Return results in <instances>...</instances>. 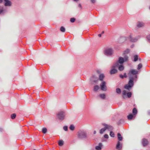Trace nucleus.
I'll return each mask as SVG.
<instances>
[{
    "instance_id": "1",
    "label": "nucleus",
    "mask_w": 150,
    "mask_h": 150,
    "mask_svg": "<svg viewBox=\"0 0 150 150\" xmlns=\"http://www.w3.org/2000/svg\"><path fill=\"white\" fill-rule=\"evenodd\" d=\"M128 75H129V80L128 84L126 85L125 86V88L129 91L131 89L132 87L133 86V81L134 78H137V76L136 75H134L132 74Z\"/></svg>"
},
{
    "instance_id": "2",
    "label": "nucleus",
    "mask_w": 150,
    "mask_h": 150,
    "mask_svg": "<svg viewBox=\"0 0 150 150\" xmlns=\"http://www.w3.org/2000/svg\"><path fill=\"white\" fill-rule=\"evenodd\" d=\"M77 136L80 139L85 138L87 137V134L86 131H80L78 132Z\"/></svg>"
},
{
    "instance_id": "3",
    "label": "nucleus",
    "mask_w": 150,
    "mask_h": 150,
    "mask_svg": "<svg viewBox=\"0 0 150 150\" xmlns=\"http://www.w3.org/2000/svg\"><path fill=\"white\" fill-rule=\"evenodd\" d=\"M128 59V57L127 55H125L124 57H119L118 61L116 62H118L119 64H122L125 62L127 61Z\"/></svg>"
},
{
    "instance_id": "4",
    "label": "nucleus",
    "mask_w": 150,
    "mask_h": 150,
    "mask_svg": "<svg viewBox=\"0 0 150 150\" xmlns=\"http://www.w3.org/2000/svg\"><path fill=\"white\" fill-rule=\"evenodd\" d=\"M65 114L63 111H60L57 114V117L60 120H62L64 118Z\"/></svg>"
},
{
    "instance_id": "5",
    "label": "nucleus",
    "mask_w": 150,
    "mask_h": 150,
    "mask_svg": "<svg viewBox=\"0 0 150 150\" xmlns=\"http://www.w3.org/2000/svg\"><path fill=\"white\" fill-rule=\"evenodd\" d=\"M104 54L107 56H110L113 53V50L112 49L108 48L106 49L104 52Z\"/></svg>"
},
{
    "instance_id": "6",
    "label": "nucleus",
    "mask_w": 150,
    "mask_h": 150,
    "mask_svg": "<svg viewBox=\"0 0 150 150\" xmlns=\"http://www.w3.org/2000/svg\"><path fill=\"white\" fill-rule=\"evenodd\" d=\"M116 67L114 64L112 66L111 69L110 71L111 74H115L117 72V70L116 69Z\"/></svg>"
},
{
    "instance_id": "7",
    "label": "nucleus",
    "mask_w": 150,
    "mask_h": 150,
    "mask_svg": "<svg viewBox=\"0 0 150 150\" xmlns=\"http://www.w3.org/2000/svg\"><path fill=\"white\" fill-rule=\"evenodd\" d=\"M140 37L138 36L135 37H133L131 35H130L129 37V40L132 42H137L138 40L140 38Z\"/></svg>"
},
{
    "instance_id": "8",
    "label": "nucleus",
    "mask_w": 150,
    "mask_h": 150,
    "mask_svg": "<svg viewBox=\"0 0 150 150\" xmlns=\"http://www.w3.org/2000/svg\"><path fill=\"white\" fill-rule=\"evenodd\" d=\"M115 64L116 67L118 68L119 71H122L124 69V67L122 64H119L118 62H116Z\"/></svg>"
},
{
    "instance_id": "9",
    "label": "nucleus",
    "mask_w": 150,
    "mask_h": 150,
    "mask_svg": "<svg viewBox=\"0 0 150 150\" xmlns=\"http://www.w3.org/2000/svg\"><path fill=\"white\" fill-rule=\"evenodd\" d=\"M105 85L106 82L103 81L100 85L101 88L103 91H105L106 90V87Z\"/></svg>"
},
{
    "instance_id": "10",
    "label": "nucleus",
    "mask_w": 150,
    "mask_h": 150,
    "mask_svg": "<svg viewBox=\"0 0 150 150\" xmlns=\"http://www.w3.org/2000/svg\"><path fill=\"white\" fill-rule=\"evenodd\" d=\"M4 4L5 6H10L12 5V2L9 0H4Z\"/></svg>"
},
{
    "instance_id": "11",
    "label": "nucleus",
    "mask_w": 150,
    "mask_h": 150,
    "mask_svg": "<svg viewBox=\"0 0 150 150\" xmlns=\"http://www.w3.org/2000/svg\"><path fill=\"white\" fill-rule=\"evenodd\" d=\"M103 125L106 129H108L109 131H112L113 129V128L112 126L110 125H107L106 124H104Z\"/></svg>"
},
{
    "instance_id": "12",
    "label": "nucleus",
    "mask_w": 150,
    "mask_h": 150,
    "mask_svg": "<svg viewBox=\"0 0 150 150\" xmlns=\"http://www.w3.org/2000/svg\"><path fill=\"white\" fill-rule=\"evenodd\" d=\"M122 147V144L119 141H118L116 145V149L118 150H121Z\"/></svg>"
},
{
    "instance_id": "13",
    "label": "nucleus",
    "mask_w": 150,
    "mask_h": 150,
    "mask_svg": "<svg viewBox=\"0 0 150 150\" xmlns=\"http://www.w3.org/2000/svg\"><path fill=\"white\" fill-rule=\"evenodd\" d=\"M138 73V71L134 69L131 70L128 73V74H132L134 75H136V74Z\"/></svg>"
},
{
    "instance_id": "14",
    "label": "nucleus",
    "mask_w": 150,
    "mask_h": 150,
    "mask_svg": "<svg viewBox=\"0 0 150 150\" xmlns=\"http://www.w3.org/2000/svg\"><path fill=\"white\" fill-rule=\"evenodd\" d=\"M91 80L94 82H96L98 80L97 76L95 75L93 76L91 78Z\"/></svg>"
},
{
    "instance_id": "15",
    "label": "nucleus",
    "mask_w": 150,
    "mask_h": 150,
    "mask_svg": "<svg viewBox=\"0 0 150 150\" xmlns=\"http://www.w3.org/2000/svg\"><path fill=\"white\" fill-rule=\"evenodd\" d=\"M142 143L143 146H146L148 144V142L147 140L145 138L143 139Z\"/></svg>"
},
{
    "instance_id": "16",
    "label": "nucleus",
    "mask_w": 150,
    "mask_h": 150,
    "mask_svg": "<svg viewBox=\"0 0 150 150\" xmlns=\"http://www.w3.org/2000/svg\"><path fill=\"white\" fill-rule=\"evenodd\" d=\"M102 144L100 143L99 144L98 146L96 147V149L97 150H100L101 149V147L102 146Z\"/></svg>"
},
{
    "instance_id": "17",
    "label": "nucleus",
    "mask_w": 150,
    "mask_h": 150,
    "mask_svg": "<svg viewBox=\"0 0 150 150\" xmlns=\"http://www.w3.org/2000/svg\"><path fill=\"white\" fill-rule=\"evenodd\" d=\"M137 26L139 28L142 27L144 26V23L143 22H139L138 23Z\"/></svg>"
},
{
    "instance_id": "18",
    "label": "nucleus",
    "mask_w": 150,
    "mask_h": 150,
    "mask_svg": "<svg viewBox=\"0 0 150 150\" xmlns=\"http://www.w3.org/2000/svg\"><path fill=\"white\" fill-rule=\"evenodd\" d=\"M117 137L119 141H122V137L120 133L117 134Z\"/></svg>"
},
{
    "instance_id": "19",
    "label": "nucleus",
    "mask_w": 150,
    "mask_h": 150,
    "mask_svg": "<svg viewBox=\"0 0 150 150\" xmlns=\"http://www.w3.org/2000/svg\"><path fill=\"white\" fill-rule=\"evenodd\" d=\"M104 77V76L103 74H100L99 76V79L100 81H103Z\"/></svg>"
},
{
    "instance_id": "20",
    "label": "nucleus",
    "mask_w": 150,
    "mask_h": 150,
    "mask_svg": "<svg viewBox=\"0 0 150 150\" xmlns=\"http://www.w3.org/2000/svg\"><path fill=\"white\" fill-rule=\"evenodd\" d=\"M99 96L102 99H104L105 98V94L104 93L101 94L99 95Z\"/></svg>"
},
{
    "instance_id": "21",
    "label": "nucleus",
    "mask_w": 150,
    "mask_h": 150,
    "mask_svg": "<svg viewBox=\"0 0 150 150\" xmlns=\"http://www.w3.org/2000/svg\"><path fill=\"white\" fill-rule=\"evenodd\" d=\"M106 130V129L105 127L104 128H102L100 130V134H103Z\"/></svg>"
},
{
    "instance_id": "22",
    "label": "nucleus",
    "mask_w": 150,
    "mask_h": 150,
    "mask_svg": "<svg viewBox=\"0 0 150 150\" xmlns=\"http://www.w3.org/2000/svg\"><path fill=\"white\" fill-rule=\"evenodd\" d=\"M127 76L126 75V73H125L124 74V75L122 74H120V77L122 79H123L124 77L127 78Z\"/></svg>"
},
{
    "instance_id": "23",
    "label": "nucleus",
    "mask_w": 150,
    "mask_h": 150,
    "mask_svg": "<svg viewBox=\"0 0 150 150\" xmlns=\"http://www.w3.org/2000/svg\"><path fill=\"white\" fill-rule=\"evenodd\" d=\"M126 91L125 90H123L122 91V97L123 98H125L126 97Z\"/></svg>"
},
{
    "instance_id": "24",
    "label": "nucleus",
    "mask_w": 150,
    "mask_h": 150,
    "mask_svg": "<svg viewBox=\"0 0 150 150\" xmlns=\"http://www.w3.org/2000/svg\"><path fill=\"white\" fill-rule=\"evenodd\" d=\"M133 116V115L132 114H130L129 115H128L127 116V118H128V119L129 120H130L132 119Z\"/></svg>"
},
{
    "instance_id": "25",
    "label": "nucleus",
    "mask_w": 150,
    "mask_h": 150,
    "mask_svg": "<svg viewBox=\"0 0 150 150\" xmlns=\"http://www.w3.org/2000/svg\"><path fill=\"white\" fill-rule=\"evenodd\" d=\"M64 142L63 140H61L59 141L58 144L60 146H62L63 145Z\"/></svg>"
},
{
    "instance_id": "26",
    "label": "nucleus",
    "mask_w": 150,
    "mask_h": 150,
    "mask_svg": "<svg viewBox=\"0 0 150 150\" xmlns=\"http://www.w3.org/2000/svg\"><path fill=\"white\" fill-rule=\"evenodd\" d=\"M99 88V86L98 85H96L94 86V90L95 91H97Z\"/></svg>"
},
{
    "instance_id": "27",
    "label": "nucleus",
    "mask_w": 150,
    "mask_h": 150,
    "mask_svg": "<svg viewBox=\"0 0 150 150\" xmlns=\"http://www.w3.org/2000/svg\"><path fill=\"white\" fill-rule=\"evenodd\" d=\"M69 129L72 131L74 130L75 129V127L73 125H71L69 127Z\"/></svg>"
},
{
    "instance_id": "28",
    "label": "nucleus",
    "mask_w": 150,
    "mask_h": 150,
    "mask_svg": "<svg viewBox=\"0 0 150 150\" xmlns=\"http://www.w3.org/2000/svg\"><path fill=\"white\" fill-rule=\"evenodd\" d=\"M138 59V56L137 55H135L134 56V62L137 61Z\"/></svg>"
},
{
    "instance_id": "29",
    "label": "nucleus",
    "mask_w": 150,
    "mask_h": 150,
    "mask_svg": "<svg viewBox=\"0 0 150 150\" xmlns=\"http://www.w3.org/2000/svg\"><path fill=\"white\" fill-rule=\"evenodd\" d=\"M47 129L46 128L44 127L42 128V132L43 133H44V134L46 133L47 132Z\"/></svg>"
},
{
    "instance_id": "30",
    "label": "nucleus",
    "mask_w": 150,
    "mask_h": 150,
    "mask_svg": "<svg viewBox=\"0 0 150 150\" xmlns=\"http://www.w3.org/2000/svg\"><path fill=\"white\" fill-rule=\"evenodd\" d=\"M110 136L112 137H115V134L112 131H110Z\"/></svg>"
},
{
    "instance_id": "31",
    "label": "nucleus",
    "mask_w": 150,
    "mask_h": 150,
    "mask_svg": "<svg viewBox=\"0 0 150 150\" xmlns=\"http://www.w3.org/2000/svg\"><path fill=\"white\" fill-rule=\"evenodd\" d=\"M60 30L62 32H65V28L63 26H62L60 28Z\"/></svg>"
},
{
    "instance_id": "32",
    "label": "nucleus",
    "mask_w": 150,
    "mask_h": 150,
    "mask_svg": "<svg viewBox=\"0 0 150 150\" xmlns=\"http://www.w3.org/2000/svg\"><path fill=\"white\" fill-rule=\"evenodd\" d=\"M133 113L135 115L137 113V110L135 108H134L132 110Z\"/></svg>"
},
{
    "instance_id": "33",
    "label": "nucleus",
    "mask_w": 150,
    "mask_h": 150,
    "mask_svg": "<svg viewBox=\"0 0 150 150\" xmlns=\"http://www.w3.org/2000/svg\"><path fill=\"white\" fill-rule=\"evenodd\" d=\"M129 49H127L126 50L124 51V54H127L129 52Z\"/></svg>"
},
{
    "instance_id": "34",
    "label": "nucleus",
    "mask_w": 150,
    "mask_h": 150,
    "mask_svg": "<svg viewBox=\"0 0 150 150\" xmlns=\"http://www.w3.org/2000/svg\"><path fill=\"white\" fill-rule=\"evenodd\" d=\"M116 92L117 93L120 94L121 92V89L119 88H117L116 89Z\"/></svg>"
},
{
    "instance_id": "35",
    "label": "nucleus",
    "mask_w": 150,
    "mask_h": 150,
    "mask_svg": "<svg viewBox=\"0 0 150 150\" xmlns=\"http://www.w3.org/2000/svg\"><path fill=\"white\" fill-rule=\"evenodd\" d=\"M16 115L15 113L11 115V117L12 119H14L16 117Z\"/></svg>"
},
{
    "instance_id": "36",
    "label": "nucleus",
    "mask_w": 150,
    "mask_h": 150,
    "mask_svg": "<svg viewBox=\"0 0 150 150\" xmlns=\"http://www.w3.org/2000/svg\"><path fill=\"white\" fill-rule=\"evenodd\" d=\"M127 97H128L129 98L131 96L132 93L130 92H129L127 93Z\"/></svg>"
},
{
    "instance_id": "37",
    "label": "nucleus",
    "mask_w": 150,
    "mask_h": 150,
    "mask_svg": "<svg viewBox=\"0 0 150 150\" xmlns=\"http://www.w3.org/2000/svg\"><path fill=\"white\" fill-rule=\"evenodd\" d=\"M142 67V64H139L138 65L137 69H139Z\"/></svg>"
},
{
    "instance_id": "38",
    "label": "nucleus",
    "mask_w": 150,
    "mask_h": 150,
    "mask_svg": "<svg viewBox=\"0 0 150 150\" xmlns=\"http://www.w3.org/2000/svg\"><path fill=\"white\" fill-rule=\"evenodd\" d=\"M75 19L74 18H71L70 19V21L72 23L74 22L75 21Z\"/></svg>"
},
{
    "instance_id": "39",
    "label": "nucleus",
    "mask_w": 150,
    "mask_h": 150,
    "mask_svg": "<svg viewBox=\"0 0 150 150\" xmlns=\"http://www.w3.org/2000/svg\"><path fill=\"white\" fill-rule=\"evenodd\" d=\"M63 129L65 131H67L68 130V127L67 126H65L63 127Z\"/></svg>"
},
{
    "instance_id": "40",
    "label": "nucleus",
    "mask_w": 150,
    "mask_h": 150,
    "mask_svg": "<svg viewBox=\"0 0 150 150\" xmlns=\"http://www.w3.org/2000/svg\"><path fill=\"white\" fill-rule=\"evenodd\" d=\"M104 137L105 138L108 139L109 137V136L108 134H105L104 135Z\"/></svg>"
},
{
    "instance_id": "41",
    "label": "nucleus",
    "mask_w": 150,
    "mask_h": 150,
    "mask_svg": "<svg viewBox=\"0 0 150 150\" xmlns=\"http://www.w3.org/2000/svg\"><path fill=\"white\" fill-rule=\"evenodd\" d=\"M147 39L150 41V35H149L147 37Z\"/></svg>"
},
{
    "instance_id": "42",
    "label": "nucleus",
    "mask_w": 150,
    "mask_h": 150,
    "mask_svg": "<svg viewBox=\"0 0 150 150\" xmlns=\"http://www.w3.org/2000/svg\"><path fill=\"white\" fill-rule=\"evenodd\" d=\"M91 1L92 3H94L96 2V0H91Z\"/></svg>"
},
{
    "instance_id": "43",
    "label": "nucleus",
    "mask_w": 150,
    "mask_h": 150,
    "mask_svg": "<svg viewBox=\"0 0 150 150\" xmlns=\"http://www.w3.org/2000/svg\"><path fill=\"white\" fill-rule=\"evenodd\" d=\"M3 11V10L2 9H0V13H1Z\"/></svg>"
},
{
    "instance_id": "44",
    "label": "nucleus",
    "mask_w": 150,
    "mask_h": 150,
    "mask_svg": "<svg viewBox=\"0 0 150 150\" xmlns=\"http://www.w3.org/2000/svg\"><path fill=\"white\" fill-rule=\"evenodd\" d=\"M134 44H132V45L131 46V48H133L134 47Z\"/></svg>"
},
{
    "instance_id": "45",
    "label": "nucleus",
    "mask_w": 150,
    "mask_h": 150,
    "mask_svg": "<svg viewBox=\"0 0 150 150\" xmlns=\"http://www.w3.org/2000/svg\"><path fill=\"white\" fill-rule=\"evenodd\" d=\"M78 6L79 7H81V5L80 4H79L78 5Z\"/></svg>"
},
{
    "instance_id": "46",
    "label": "nucleus",
    "mask_w": 150,
    "mask_h": 150,
    "mask_svg": "<svg viewBox=\"0 0 150 150\" xmlns=\"http://www.w3.org/2000/svg\"><path fill=\"white\" fill-rule=\"evenodd\" d=\"M101 34H99L98 35V36L100 37L101 36Z\"/></svg>"
},
{
    "instance_id": "47",
    "label": "nucleus",
    "mask_w": 150,
    "mask_h": 150,
    "mask_svg": "<svg viewBox=\"0 0 150 150\" xmlns=\"http://www.w3.org/2000/svg\"><path fill=\"white\" fill-rule=\"evenodd\" d=\"M121 39H125V40H126V38H124V37H123V38H121Z\"/></svg>"
},
{
    "instance_id": "48",
    "label": "nucleus",
    "mask_w": 150,
    "mask_h": 150,
    "mask_svg": "<svg viewBox=\"0 0 150 150\" xmlns=\"http://www.w3.org/2000/svg\"><path fill=\"white\" fill-rule=\"evenodd\" d=\"M3 131V129L1 128H0V131L1 132H2Z\"/></svg>"
},
{
    "instance_id": "49",
    "label": "nucleus",
    "mask_w": 150,
    "mask_h": 150,
    "mask_svg": "<svg viewBox=\"0 0 150 150\" xmlns=\"http://www.w3.org/2000/svg\"><path fill=\"white\" fill-rule=\"evenodd\" d=\"M148 113L149 115H150V110H149L148 111Z\"/></svg>"
},
{
    "instance_id": "50",
    "label": "nucleus",
    "mask_w": 150,
    "mask_h": 150,
    "mask_svg": "<svg viewBox=\"0 0 150 150\" xmlns=\"http://www.w3.org/2000/svg\"><path fill=\"white\" fill-rule=\"evenodd\" d=\"M96 131H94V132H93V134H96Z\"/></svg>"
},
{
    "instance_id": "51",
    "label": "nucleus",
    "mask_w": 150,
    "mask_h": 150,
    "mask_svg": "<svg viewBox=\"0 0 150 150\" xmlns=\"http://www.w3.org/2000/svg\"><path fill=\"white\" fill-rule=\"evenodd\" d=\"M2 2V0H0V3Z\"/></svg>"
},
{
    "instance_id": "52",
    "label": "nucleus",
    "mask_w": 150,
    "mask_h": 150,
    "mask_svg": "<svg viewBox=\"0 0 150 150\" xmlns=\"http://www.w3.org/2000/svg\"><path fill=\"white\" fill-rule=\"evenodd\" d=\"M104 31H102V33H101V34H103L104 33Z\"/></svg>"
},
{
    "instance_id": "53",
    "label": "nucleus",
    "mask_w": 150,
    "mask_h": 150,
    "mask_svg": "<svg viewBox=\"0 0 150 150\" xmlns=\"http://www.w3.org/2000/svg\"><path fill=\"white\" fill-rule=\"evenodd\" d=\"M75 1H78L79 0H74Z\"/></svg>"
},
{
    "instance_id": "54",
    "label": "nucleus",
    "mask_w": 150,
    "mask_h": 150,
    "mask_svg": "<svg viewBox=\"0 0 150 150\" xmlns=\"http://www.w3.org/2000/svg\"><path fill=\"white\" fill-rule=\"evenodd\" d=\"M97 72L98 73H100V72H99V71H97Z\"/></svg>"
},
{
    "instance_id": "55",
    "label": "nucleus",
    "mask_w": 150,
    "mask_h": 150,
    "mask_svg": "<svg viewBox=\"0 0 150 150\" xmlns=\"http://www.w3.org/2000/svg\"><path fill=\"white\" fill-rule=\"evenodd\" d=\"M139 60L141 61V59H140V58H139Z\"/></svg>"
},
{
    "instance_id": "56",
    "label": "nucleus",
    "mask_w": 150,
    "mask_h": 150,
    "mask_svg": "<svg viewBox=\"0 0 150 150\" xmlns=\"http://www.w3.org/2000/svg\"><path fill=\"white\" fill-rule=\"evenodd\" d=\"M149 8H150V7H149Z\"/></svg>"
}]
</instances>
